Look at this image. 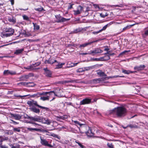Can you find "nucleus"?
Returning a JSON list of instances; mask_svg holds the SVG:
<instances>
[{
    "mask_svg": "<svg viewBox=\"0 0 148 148\" xmlns=\"http://www.w3.org/2000/svg\"><path fill=\"white\" fill-rule=\"evenodd\" d=\"M31 117L29 116L27 114H24L23 115V117L25 119H28L29 120H31Z\"/></svg>",
    "mask_w": 148,
    "mask_h": 148,
    "instance_id": "obj_36",
    "label": "nucleus"
},
{
    "mask_svg": "<svg viewBox=\"0 0 148 148\" xmlns=\"http://www.w3.org/2000/svg\"><path fill=\"white\" fill-rule=\"evenodd\" d=\"M27 96V95H23V96L16 95H14V96H15V97H20L21 98H22L23 97H25Z\"/></svg>",
    "mask_w": 148,
    "mask_h": 148,
    "instance_id": "obj_56",
    "label": "nucleus"
},
{
    "mask_svg": "<svg viewBox=\"0 0 148 148\" xmlns=\"http://www.w3.org/2000/svg\"><path fill=\"white\" fill-rule=\"evenodd\" d=\"M31 110L33 112L36 113H39L40 112L39 109L36 108L35 107H32L31 108Z\"/></svg>",
    "mask_w": 148,
    "mask_h": 148,
    "instance_id": "obj_22",
    "label": "nucleus"
},
{
    "mask_svg": "<svg viewBox=\"0 0 148 148\" xmlns=\"http://www.w3.org/2000/svg\"><path fill=\"white\" fill-rule=\"evenodd\" d=\"M103 52V51L99 49V48H97L95 49L92 51V53H93V56L95 55V54L101 53Z\"/></svg>",
    "mask_w": 148,
    "mask_h": 148,
    "instance_id": "obj_17",
    "label": "nucleus"
},
{
    "mask_svg": "<svg viewBox=\"0 0 148 148\" xmlns=\"http://www.w3.org/2000/svg\"><path fill=\"white\" fill-rule=\"evenodd\" d=\"M11 4L12 5H13L14 4V0H10Z\"/></svg>",
    "mask_w": 148,
    "mask_h": 148,
    "instance_id": "obj_64",
    "label": "nucleus"
},
{
    "mask_svg": "<svg viewBox=\"0 0 148 148\" xmlns=\"http://www.w3.org/2000/svg\"><path fill=\"white\" fill-rule=\"evenodd\" d=\"M123 72L125 74H128L130 73H132L130 71H128L126 70H123Z\"/></svg>",
    "mask_w": 148,
    "mask_h": 148,
    "instance_id": "obj_48",
    "label": "nucleus"
},
{
    "mask_svg": "<svg viewBox=\"0 0 148 148\" xmlns=\"http://www.w3.org/2000/svg\"><path fill=\"white\" fill-rule=\"evenodd\" d=\"M58 22H63L67 21L70 20V18H65L60 16V15H57L55 16Z\"/></svg>",
    "mask_w": 148,
    "mask_h": 148,
    "instance_id": "obj_7",
    "label": "nucleus"
},
{
    "mask_svg": "<svg viewBox=\"0 0 148 148\" xmlns=\"http://www.w3.org/2000/svg\"><path fill=\"white\" fill-rule=\"evenodd\" d=\"M73 4H71L68 7V9L70 10L72 8V6Z\"/></svg>",
    "mask_w": 148,
    "mask_h": 148,
    "instance_id": "obj_59",
    "label": "nucleus"
},
{
    "mask_svg": "<svg viewBox=\"0 0 148 148\" xmlns=\"http://www.w3.org/2000/svg\"><path fill=\"white\" fill-rule=\"evenodd\" d=\"M92 51H90L88 52L87 53H86L87 54H91L93 55V53H92Z\"/></svg>",
    "mask_w": 148,
    "mask_h": 148,
    "instance_id": "obj_61",
    "label": "nucleus"
},
{
    "mask_svg": "<svg viewBox=\"0 0 148 148\" xmlns=\"http://www.w3.org/2000/svg\"><path fill=\"white\" fill-rule=\"evenodd\" d=\"M83 8L80 5L77 8V10H74L73 11L74 14L75 15H78L81 13Z\"/></svg>",
    "mask_w": 148,
    "mask_h": 148,
    "instance_id": "obj_11",
    "label": "nucleus"
},
{
    "mask_svg": "<svg viewBox=\"0 0 148 148\" xmlns=\"http://www.w3.org/2000/svg\"><path fill=\"white\" fill-rule=\"evenodd\" d=\"M16 73L14 71H10L9 70H5L3 72V74L5 75H15Z\"/></svg>",
    "mask_w": 148,
    "mask_h": 148,
    "instance_id": "obj_15",
    "label": "nucleus"
},
{
    "mask_svg": "<svg viewBox=\"0 0 148 148\" xmlns=\"http://www.w3.org/2000/svg\"><path fill=\"white\" fill-rule=\"evenodd\" d=\"M34 26V29L36 30H38L40 29V26L39 25L37 24L36 23H33Z\"/></svg>",
    "mask_w": 148,
    "mask_h": 148,
    "instance_id": "obj_31",
    "label": "nucleus"
},
{
    "mask_svg": "<svg viewBox=\"0 0 148 148\" xmlns=\"http://www.w3.org/2000/svg\"><path fill=\"white\" fill-rule=\"evenodd\" d=\"M103 57L104 61L108 60L110 59V56L109 55L105 56Z\"/></svg>",
    "mask_w": 148,
    "mask_h": 148,
    "instance_id": "obj_37",
    "label": "nucleus"
},
{
    "mask_svg": "<svg viewBox=\"0 0 148 148\" xmlns=\"http://www.w3.org/2000/svg\"><path fill=\"white\" fill-rule=\"evenodd\" d=\"M118 77V76H113L107 77H102L98 79H95L92 80V82L94 84H97L101 82L106 79H108L109 78L113 77Z\"/></svg>",
    "mask_w": 148,
    "mask_h": 148,
    "instance_id": "obj_3",
    "label": "nucleus"
},
{
    "mask_svg": "<svg viewBox=\"0 0 148 148\" xmlns=\"http://www.w3.org/2000/svg\"><path fill=\"white\" fill-rule=\"evenodd\" d=\"M8 21L10 22H12L13 23H14L16 22V19L13 17H9L8 18Z\"/></svg>",
    "mask_w": 148,
    "mask_h": 148,
    "instance_id": "obj_27",
    "label": "nucleus"
},
{
    "mask_svg": "<svg viewBox=\"0 0 148 148\" xmlns=\"http://www.w3.org/2000/svg\"><path fill=\"white\" fill-rule=\"evenodd\" d=\"M82 30V29H81L80 28H79L78 29H76L75 30H74L73 32L74 33H77L78 32H80Z\"/></svg>",
    "mask_w": 148,
    "mask_h": 148,
    "instance_id": "obj_44",
    "label": "nucleus"
},
{
    "mask_svg": "<svg viewBox=\"0 0 148 148\" xmlns=\"http://www.w3.org/2000/svg\"><path fill=\"white\" fill-rule=\"evenodd\" d=\"M100 32H99V30L97 32H93L92 33L93 34H97Z\"/></svg>",
    "mask_w": 148,
    "mask_h": 148,
    "instance_id": "obj_54",
    "label": "nucleus"
},
{
    "mask_svg": "<svg viewBox=\"0 0 148 148\" xmlns=\"http://www.w3.org/2000/svg\"><path fill=\"white\" fill-rule=\"evenodd\" d=\"M84 71L83 68H79L77 70V73H82Z\"/></svg>",
    "mask_w": 148,
    "mask_h": 148,
    "instance_id": "obj_41",
    "label": "nucleus"
},
{
    "mask_svg": "<svg viewBox=\"0 0 148 148\" xmlns=\"http://www.w3.org/2000/svg\"><path fill=\"white\" fill-rule=\"evenodd\" d=\"M97 74L101 77H106L107 76V75L104 72H102L101 71L98 72Z\"/></svg>",
    "mask_w": 148,
    "mask_h": 148,
    "instance_id": "obj_23",
    "label": "nucleus"
},
{
    "mask_svg": "<svg viewBox=\"0 0 148 148\" xmlns=\"http://www.w3.org/2000/svg\"><path fill=\"white\" fill-rule=\"evenodd\" d=\"M96 41H92L91 42H88L86 43H84V44H82L80 45L79 47H85L89 45H90L91 44H92L93 42H96Z\"/></svg>",
    "mask_w": 148,
    "mask_h": 148,
    "instance_id": "obj_21",
    "label": "nucleus"
},
{
    "mask_svg": "<svg viewBox=\"0 0 148 148\" xmlns=\"http://www.w3.org/2000/svg\"><path fill=\"white\" fill-rule=\"evenodd\" d=\"M32 100L31 101H28L27 102V104L29 106H31L32 105Z\"/></svg>",
    "mask_w": 148,
    "mask_h": 148,
    "instance_id": "obj_50",
    "label": "nucleus"
},
{
    "mask_svg": "<svg viewBox=\"0 0 148 148\" xmlns=\"http://www.w3.org/2000/svg\"><path fill=\"white\" fill-rule=\"evenodd\" d=\"M107 27H108L106 25L105 26H104L102 27L101 29L99 30V32H101L105 30L106 28Z\"/></svg>",
    "mask_w": 148,
    "mask_h": 148,
    "instance_id": "obj_47",
    "label": "nucleus"
},
{
    "mask_svg": "<svg viewBox=\"0 0 148 148\" xmlns=\"http://www.w3.org/2000/svg\"><path fill=\"white\" fill-rule=\"evenodd\" d=\"M100 16L101 17H103V18H104V17H106V16H107V15L103 14L102 13L100 14Z\"/></svg>",
    "mask_w": 148,
    "mask_h": 148,
    "instance_id": "obj_62",
    "label": "nucleus"
},
{
    "mask_svg": "<svg viewBox=\"0 0 148 148\" xmlns=\"http://www.w3.org/2000/svg\"><path fill=\"white\" fill-rule=\"evenodd\" d=\"M24 68L29 71H31L32 70V66H30L27 67H24Z\"/></svg>",
    "mask_w": 148,
    "mask_h": 148,
    "instance_id": "obj_49",
    "label": "nucleus"
},
{
    "mask_svg": "<svg viewBox=\"0 0 148 148\" xmlns=\"http://www.w3.org/2000/svg\"><path fill=\"white\" fill-rule=\"evenodd\" d=\"M34 9L36 10L38 12H41L44 10L43 8L41 6L39 8H35Z\"/></svg>",
    "mask_w": 148,
    "mask_h": 148,
    "instance_id": "obj_34",
    "label": "nucleus"
},
{
    "mask_svg": "<svg viewBox=\"0 0 148 148\" xmlns=\"http://www.w3.org/2000/svg\"><path fill=\"white\" fill-rule=\"evenodd\" d=\"M32 105H34L38 106V107H39V108H42L43 109H45L46 110V111H49V108H47V107H43V106H40L38 105L37 104V102L36 101L32 100Z\"/></svg>",
    "mask_w": 148,
    "mask_h": 148,
    "instance_id": "obj_12",
    "label": "nucleus"
},
{
    "mask_svg": "<svg viewBox=\"0 0 148 148\" xmlns=\"http://www.w3.org/2000/svg\"><path fill=\"white\" fill-rule=\"evenodd\" d=\"M0 138H1L2 142L3 141L8 140L9 139L8 137H3L2 136H0Z\"/></svg>",
    "mask_w": 148,
    "mask_h": 148,
    "instance_id": "obj_33",
    "label": "nucleus"
},
{
    "mask_svg": "<svg viewBox=\"0 0 148 148\" xmlns=\"http://www.w3.org/2000/svg\"><path fill=\"white\" fill-rule=\"evenodd\" d=\"M23 17L24 20H26L27 21H29V18L26 15H23Z\"/></svg>",
    "mask_w": 148,
    "mask_h": 148,
    "instance_id": "obj_45",
    "label": "nucleus"
},
{
    "mask_svg": "<svg viewBox=\"0 0 148 148\" xmlns=\"http://www.w3.org/2000/svg\"><path fill=\"white\" fill-rule=\"evenodd\" d=\"M29 84L28 85L29 87H33L35 85V84L33 82H30Z\"/></svg>",
    "mask_w": 148,
    "mask_h": 148,
    "instance_id": "obj_46",
    "label": "nucleus"
},
{
    "mask_svg": "<svg viewBox=\"0 0 148 148\" xmlns=\"http://www.w3.org/2000/svg\"><path fill=\"white\" fill-rule=\"evenodd\" d=\"M84 71H88L92 69V67L91 66L86 67H84Z\"/></svg>",
    "mask_w": 148,
    "mask_h": 148,
    "instance_id": "obj_39",
    "label": "nucleus"
},
{
    "mask_svg": "<svg viewBox=\"0 0 148 148\" xmlns=\"http://www.w3.org/2000/svg\"><path fill=\"white\" fill-rule=\"evenodd\" d=\"M108 147L109 148H114V146L112 143H108L107 144Z\"/></svg>",
    "mask_w": 148,
    "mask_h": 148,
    "instance_id": "obj_40",
    "label": "nucleus"
},
{
    "mask_svg": "<svg viewBox=\"0 0 148 148\" xmlns=\"http://www.w3.org/2000/svg\"><path fill=\"white\" fill-rule=\"evenodd\" d=\"M24 50L23 49H18L16 50L14 52V54L16 55L18 54L21 53Z\"/></svg>",
    "mask_w": 148,
    "mask_h": 148,
    "instance_id": "obj_25",
    "label": "nucleus"
},
{
    "mask_svg": "<svg viewBox=\"0 0 148 148\" xmlns=\"http://www.w3.org/2000/svg\"><path fill=\"white\" fill-rule=\"evenodd\" d=\"M52 94H53L54 95L57 96L53 91H51L50 92H42L41 94V95H45L48 94L49 95H47V96L41 97H40V99L43 101L49 100V98L50 97V95H51Z\"/></svg>",
    "mask_w": 148,
    "mask_h": 148,
    "instance_id": "obj_5",
    "label": "nucleus"
},
{
    "mask_svg": "<svg viewBox=\"0 0 148 148\" xmlns=\"http://www.w3.org/2000/svg\"><path fill=\"white\" fill-rule=\"evenodd\" d=\"M33 74L32 73H29L28 75H25L22 76L19 78V79L20 81H27V79L29 77L33 76Z\"/></svg>",
    "mask_w": 148,
    "mask_h": 148,
    "instance_id": "obj_6",
    "label": "nucleus"
},
{
    "mask_svg": "<svg viewBox=\"0 0 148 148\" xmlns=\"http://www.w3.org/2000/svg\"><path fill=\"white\" fill-rule=\"evenodd\" d=\"M57 64L56 65V69H59L62 67V66L65 64L64 63H60L58 61L56 62Z\"/></svg>",
    "mask_w": 148,
    "mask_h": 148,
    "instance_id": "obj_18",
    "label": "nucleus"
},
{
    "mask_svg": "<svg viewBox=\"0 0 148 148\" xmlns=\"http://www.w3.org/2000/svg\"><path fill=\"white\" fill-rule=\"evenodd\" d=\"M118 77V76H113L107 77H102L98 79H95L92 80V82L94 84H97L101 82L106 79H108L109 78L113 77Z\"/></svg>",
    "mask_w": 148,
    "mask_h": 148,
    "instance_id": "obj_4",
    "label": "nucleus"
},
{
    "mask_svg": "<svg viewBox=\"0 0 148 148\" xmlns=\"http://www.w3.org/2000/svg\"><path fill=\"white\" fill-rule=\"evenodd\" d=\"M130 51L129 50V51H123V52H121V53H120L119 54V56H118V57H120L121 56H122L123 55H124V54H125V53H127L128 52H130Z\"/></svg>",
    "mask_w": 148,
    "mask_h": 148,
    "instance_id": "obj_32",
    "label": "nucleus"
},
{
    "mask_svg": "<svg viewBox=\"0 0 148 148\" xmlns=\"http://www.w3.org/2000/svg\"><path fill=\"white\" fill-rule=\"evenodd\" d=\"M29 82H21L17 84V85L21 86H26L29 84Z\"/></svg>",
    "mask_w": 148,
    "mask_h": 148,
    "instance_id": "obj_26",
    "label": "nucleus"
},
{
    "mask_svg": "<svg viewBox=\"0 0 148 148\" xmlns=\"http://www.w3.org/2000/svg\"><path fill=\"white\" fill-rule=\"evenodd\" d=\"M99 61H104L103 57H101L99 58Z\"/></svg>",
    "mask_w": 148,
    "mask_h": 148,
    "instance_id": "obj_58",
    "label": "nucleus"
},
{
    "mask_svg": "<svg viewBox=\"0 0 148 148\" xmlns=\"http://www.w3.org/2000/svg\"><path fill=\"white\" fill-rule=\"evenodd\" d=\"M113 23V22H111L107 24V25H106L108 27L110 25H111Z\"/></svg>",
    "mask_w": 148,
    "mask_h": 148,
    "instance_id": "obj_60",
    "label": "nucleus"
},
{
    "mask_svg": "<svg viewBox=\"0 0 148 148\" xmlns=\"http://www.w3.org/2000/svg\"><path fill=\"white\" fill-rule=\"evenodd\" d=\"M77 80H65L64 81V83H74V82H77Z\"/></svg>",
    "mask_w": 148,
    "mask_h": 148,
    "instance_id": "obj_30",
    "label": "nucleus"
},
{
    "mask_svg": "<svg viewBox=\"0 0 148 148\" xmlns=\"http://www.w3.org/2000/svg\"><path fill=\"white\" fill-rule=\"evenodd\" d=\"M127 127H129L131 128H135V126L132 125H128L127 126Z\"/></svg>",
    "mask_w": 148,
    "mask_h": 148,
    "instance_id": "obj_55",
    "label": "nucleus"
},
{
    "mask_svg": "<svg viewBox=\"0 0 148 148\" xmlns=\"http://www.w3.org/2000/svg\"><path fill=\"white\" fill-rule=\"evenodd\" d=\"M14 32V29L12 28H6L2 34V37L4 38L13 35Z\"/></svg>",
    "mask_w": 148,
    "mask_h": 148,
    "instance_id": "obj_2",
    "label": "nucleus"
},
{
    "mask_svg": "<svg viewBox=\"0 0 148 148\" xmlns=\"http://www.w3.org/2000/svg\"><path fill=\"white\" fill-rule=\"evenodd\" d=\"M144 35L146 36H148V29L146 30L145 31Z\"/></svg>",
    "mask_w": 148,
    "mask_h": 148,
    "instance_id": "obj_52",
    "label": "nucleus"
},
{
    "mask_svg": "<svg viewBox=\"0 0 148 148\" xmlns=\"http://www.w3.org/2000/svg\"><path fill=\"white\" fill-rule=\"evenodd\" d=\"M134 25H128L126 26L125 27L123 28L122 30V32H123L125 31L126 29H129L130 28L132 27Z\"/></svg>",
    "mask_w": 148,
    "mask_h": 148,
    "instance_id": "obj_28",
    "label": "nucleus"
},
{
    "mask_svg": "<svg viewBox=\"0 0 148 148\" xmlns=\"http://www.w3.org/2000/svg\"><path fill=\"white\" fill-rule=\"evenodd\" d=\"M114 111L116 115L119 117L125 116L127 112L126 108L123 107H118L116 108H115Z\"/></svg>",
    "mask_w": 148,
    "mask_h": 148,
    "instance_id": "obj_1",
    "label": "nucleus"
},
{
    "mask_svg": "<svg viewBox=\"0 0 148 148\" xmlns=\"http://www.w3.org/2000/svg\"><path fill=\"white\" fill-rule=\"evenodd\" d=\"M114 6L115 7H123V4H120L119 5H114Z\"/></svg>",
    "mask_w": 148,
    "mask_h": 148,
    "instance_id": "obj_53",
    "label": "nucleus"
},
{
    "mask_svg": "<svg viewBox=\"0 0 148 148\" xmlns=\"http://www.w3.org/2000/svg\"><path fill=\"white\" fill-rule=\"evenodd\" d=\"M68 116L67 115H64L62 116H61V118L62 119H67Z\"/></svg>",
    "mask_w": 148,
    "mask_h": 148,
    "instance_id": "obj_51",
    "label": "nucleus"
},
{
    "mask_svg": "<svg viewBox=\"0 0 148 148\" xmlns=\"http://www.w3.org/2000/svg\"><path fill=\"white\" fill-rule=\"evenodd\" d=\"M13 130L14 131L16 132H20V127L18 128H14Z\"/></svg>",
    "mask_w": 148,
    "mask_h": 148,
    "instance_id": "obj_42",
    "label": "nucleus"
},
{
    "mask_svg": "<svg viewBox=\"0 0 148 148\" xmlns=\"http://www.w3.org/2000/svg\"><path fill=\"white\" fill-rule=\"evenodd\" d=\"M91 99L88 98H86L83 99L80 102V105H83L86 104H89L90 103Z\"/></svg>",
    "mask_w": 148,
    "mask_h": 148,
    "instance_id": "obj_9",
    "label": "nucleus"
},
{
    "mask_svg": "<svg viewBox=\"0 0 148 148\" xmlns=\"http://www.w3.org/2000/svg\"><path fill=\"white\" fill-rule=\"evenodd\" d=\"M43 132H46V134L48 136H51V134H52V133H50L49 132H48L47 130H44L43 131Z\"/></svg>",
    "mask_w": 148,
    "mask_h": 148,
    "instance_id": "obj_43",
    "label": "nucleus"
},
{
    "mask_svg": "<svg viewBox=\"0 0 148 148\" xmlns=\"http://www.w3.org/2000/svg\"><path fill=\"white\" fill-rule=\"evenodd\" d=\"M41 117L39 116H35L34 117H31V120L34 121H35L41 122Z\"/></svg>",
    "mask_w": 148,
    "mask_h": 148,
    "instance_id": "obj_16",
    "label": "nucleus"
},
{
    "mask_svg": "<svg viewBox=\"0 0 148 148\" xmlns=\"http://www.w3.org/2000/svg\"><path fill=\"white\" fill-rule=\"evenodd\" d=\"M0 146L1 148H8V147L5 145H2L0 144Z\"/></svg>",
    "mask_w": 148,
    "mask_h": 148,
    "instance_id": "obj_57",
    "label": "nucleus"
},
{
    "mask_svg": "<svg viewBox=\"0 0 148 148\" xmlns=\"http://www.w3.org/2000/svg\"><path fill=\"white\" fill-rule=\"evenodd\" d=\"M72 122L76 125H80V126L82 125H84V124H80L78 121H72Z\"/></svg>",
    "mask_w": 148,
    "mask_h": 148,
    "instance_id": "obj_35",
    "label": "nucleus"
},
{
    "mask_svg": "<svg viewBox=\"0 0 148 148\" xmlns=\"http://www.w3.org/2000/svg\"><path fill=\"white\" fill-rule=\"evenodd\" d=\"M11 121H12V122L14 123V124H18V123L16 122L13 120H11Z\"/></svg>",
    "mask_w": 148,
    "mask_h": 148,
    "instance_id": "obj_63",
    "label": "nucleus"
},
{
    "mask_svg": "<svg viewBox=\"0 0 148 148\" xmlns=\"http://www.w3.org/2000/svg\"><path fill=\"white\" fill-rule=\"evenodd\" d=\"M27 129L28 130L31 132H33L34 131H38L40 130V129H39L36 128H32L30 127H27Z\"/></svg>",
    "mask_w": 148,
    "mask_h": 148,
    "instance_id": "obj_24",
    "label": "nucleus"
},
{
    "mask_svg": "<svg viewBox=\"0 0 148 148\" xmlns=\"http://www.w3.org/2000/svg\"><path fill=\"white\" fill-rule=\"evenodd\" d=\"M57 62V60H54L53 58H50L48 60H46L45 62V64H52L55 62Z\"/></svg>",
    "mask_w": 148,
    "mask_h": 148,
    "instance_id": "obj_14",
    "label": "nucleus"
},
{
    "mask_svg": "<svg viewBox=\"0 0 148 148\" xmlns=\"http://www.w3.org/2000/svg\"><path fill=\"white\" fill-rule=\"evenodd\" d=\"M40 122H42L44 124L49 125L51 123V121L47 118H43L41 117Z\"/></svg>",
    "mask_w": 148,
    "mask_h": 148,
    "instance_id": "obj_10",
    "label": "nucleus"
},
{
    "mask_svg": "<svg viewBox=\"0 0 148 148\" xmlns=\"http://www.w3.org/2000/svg\"><path fill=\"white\" fill-rule=\"evenodd\" d=\"M86 134L88 136L91 137L93 135V134L91 132V130H89L87 132H86Z\"/></svg>",
    "mask_w": 148,
    "mask_h": 148,
    "instance_id": "obj_29",
    "label": "nucleus"
},
{
    "mask_svg": "<svg viewBox=\"0 0 148 148\" xmlns=\"http://www.w3.org/2000/svg\"><path fill=\"white\" fill-rule=\"evenodd\" d=\"M11 115L12 117L14 118L16 120H19L21 118V116L18 114H12Z\"/></svg>",
    "mask_w": 148,
    "mask_h": 148,
    "instance_id": "obj_19",
    "label": "nucleus"
},
{
    "mask_svg": "<svg viewBox=\"0 0 148 148\" xmlns=\"http://www.w3.org/2000/svg\"><path fill=\"white\" fill-rule=\"evenodd\" d=\"M40 143L42 145L49 147H53V146L49 144L48 142L45 139H42L40 137Z\"/></svg>",
    "mask_w": 148,
    "mask_h": 148,
    "instance_id": "obj_8",
    "label": "nucleus"
},
{
    "mask_svg": "<svg viewBox=\"0 0 148 148\" xmlns=\"http://www.w3.org/2000/svg\"><path fill=\"white\" fill-rule=\"evenodd\" d=\"M145 66L143 65H141L139 66H136L134 67V69L137 71L142 70L145 68Z\"/></svg>",
    "mask_w": 148,
    "mask_h": 148,
    "instance_id": "obj_20",
    "label": "nucleus"
},
{
    "mask_svg": "<svg viewBox=\"0 0 148 148\" xmlns=\"http://www.w3.org/2000/svg\"><path fill=\"white\" fill-rule=\"evenodd\" d=\"M43 70H44V74L47 77H51L52 75L51 72L47 68H44Z\"/></svg>",
    "mask_w": 148,
    "mask_h": 148,
    "instance_id": "obj_13",
    "label": "nucleus"
},
{
    "mask_svg": "<svg viewBox=\"0 0 148 148\" xmlns=\"http://www.w3.org/2000/svg\"><path fill=\"white\" fill-rule=\"evenodd\" d=\"M51 136L56 138L59 139H60V137H59L56 134L54 133H52L51 135Z\"/></svg>",
    "mask_w": 148,
    "mask_h": 148,
    "instance_id": "obj_38",
    "label": "nucleus"
}]
</instances>
